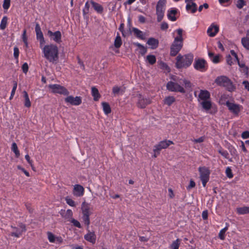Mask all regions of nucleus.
<instances>
[{"mask_svg":"<svg viewBox=\"0 0 249 249\" xmlns=\"http://www.w3.org/2000/svg\"><path fill=\"white\" fill-rule=\"evenodd\" d=\"M42 50L43 56L51 63H55L59 58V50L58 47L54 44L50 43L40 45Z\"/></svg>","mask_w":249,"mask_h":249,"instance_id":"1","label":"nucleus"},{"mask_svg":"<svg viewBox=\"0 0 249 249\" xmlns=\"http://www.w3.org/2000/svg\"><path fill=\"white\" fill-rule=\"evenodd\" d=\"M190 82L185 79H180L175 81H169L166 85L167 89L172 92H178L182 93L185 92V88L190 87Z\"/></svg>","mask_w":249,"mask_h":249,"instance_id":"2","label":"nucleus"},{"mask_svg":"<svg viewBox=\"0 0 249 249\" xmlns=\"http://www.w3.org/2000/svg\"><path fill=\"white\" fill-rule=\"evenodd\" d=\"M176 32L178 36L175 37L174 40L170 48V54L172 56H175L180 51L183 46V30L179 28L174 31Z\"/></svg>","mask_w":249,"mask_h":249,"instance_id":"3","label":"nucleus"},{"mask_svg":"<svg viewBox=\"0 0 249 249\" xmlns=\"http://www.w3.org/2000/svg\"><path fill=\"white\" fill-rule=\"evenodd\" d=\"M193 59V54H187L183 55L179 54L176 58V66L178 69L186 68L191 65Z\"/></svg>","mask_w":249,"mask_h":249,"instance_id":"4","label":"nucleus"},{"mask_svg":"<svg viewBox=\"0 0 249 249\" xmlns=\"http://www.w3.org/2000/svg\"><path fill=\"white\" fill-rule=\"evenodd\" d=\"M214 82L218 86L225 88L228 91L232 92L235 89V86L231 81L226 76H218Z\"/></svg>","mask_w":249,"mask_h":249,"instance_id":"5","label":"nucleus"},{"mask_svg":"<svg viewBox=\"0 0 249 249\" xmlns=\"http://www.w3.org/2000/svg\"><path fill=\"white\" fill-rule=\"evenodd\" d=\"M199 173V177L202 181V185L204 187L206 186L207 183L209 181L210 175L211 174L210 170L206 166H200L198 168Z\"/></svg>","mask_w":249,"mask_h":249,"instance_id":"6","label":"nucleus"},{"mask_svg":"<svg viewBox=\"0 0 249 249\" xmlns=\"http://www.w3.org/2000/svg\"><path fill=\"white\" fill-rule=\"evenodd\" d=\"M166 0H159L156 6V15L157 21L160 22L162 19L165 10Z\"/></svg>","mask_w":249,"mask_h":249,"instance_id":"7","label":"nucleus"},{"mask_svg":"<svg viewBox=\"0 0 249 249\" xmlns=\"http://www.w3.org/2000/svg\"><path fill=\"white\" fill-rule=\"evenodd\" d=\"M48 88L51 92L54 94H60L64 95H68L69 91L63 86L58 84H50Z\"/></svg>","mask_w":249,"mask_h":249,"instance_id":"8","label":"nucleus"},{"mask_svg":"<svg viewBox=\"0 0 249 249\" xmlns=\"http://www.w3.org/2000/svg\"><path fill=\"white\" fill-rule=\"evenodd\" d=\"M226 105L229 111L235 116H238L239 113L243 109V107L241 105L229 101L226 102Z\"/></svg>","mask_w":249,"mask_h":249,"instance_id":"9","label":"nucleus"},{"mask_svg":"<svg viewBox=\"0 0 249 249\" xmlns=\"http://www.w3.org/2000/svg\"><path fill=\"white\" fill-rule=\"evenodd\" d=\"M47 35L51 40L56 43H60L62 42V35L59 31L53 32L51 30H48Z\"/></svg>","mask_w":249,"mask_h":249,"instance_id":"10","label":"nucleus"},{"mask_svg":"<svg viewBox=\"0 0 249 249\" xmlns=\"http://www.w3.org/2000/svg\"><path fill=\"white\" fill-rule=\"evenodd\" d=\"M13 231L11 233L12 236H14L17 238L19 237L22 234L26 231V226L24 224H21L19 225V227H15L11 226Z\"/></svg>","mask_w":249,"mask_h":249,"instance_id":"11","label":"nucleus"},{"mask_svg":"<svg viewBox=\"0 0 249 249\" xmlns=\"http://www.w3.org/2000/svg\"><path fill=\"white\" fill-rule=\"evenodd\" d=\"M173 143V142L170 140L161 141L158 144L154 146L153 151L154 152H158V154H160V151L161 149H165Z\"/></svg>","mask_w":249,"mask_h":249,"instance_id":"12","label":"nucleus"},{"mask_svg":"<svg viewBox=\"0 0 249 249\" xmlns=\"http://www.w3.org/2000/svg\"><path fill=\"white\" fill-rule=\"evenodd\" d=\"M194 68L200 71H204L207 70V63L204 59H198L195 61L194 64Z\"/></svg>","mask_w":249,"mask_h":249,"instance_id":"13","label":"nucleus"},{"mask_svg":"<svg viewBox=\"0 0 249 249\" xmlns=\"http://www.w3.org/2000/svg\"><path fill=\"white\" fill-rule=\"evenodd\" d=\"M151 101L148 98H144L141 94L138 95L137 106L139 108H143L150 103Z\"/></svg>","mask_w":249,"mask_h":249,"instance_id":"14","label":"nucleus"},{"mask_svg":"<svg viewBox=\"0 0 249 249\" xmlns=\"http://www.w3.org/2000/svg\"><path fill=\"white\" fill-rule=\"evenodd\" d=\"M65 101L73 106H78L82 103L81 98L79 96H68L65 99Z\"/></svg>","mask_w":249,"mask_h":249,"instance_id":"15","label":"nucleus"},{"mask_svg":"<svg viewBox=\"0 0 249 249\" xmlns=\"http://www.w3.org/2000/svg\"><path fill=\"white\" fill-rule=\"evenodd\" d=\"M81 211L82 216L89 217L92 213L89 204L83 202L81 205Z\"/></svg>","mask_w":249,"mask_h":249,"instance_id":"16","label":"nucleus"},{"mask_svg":"<svg viewBox=\"0 0 249 249\" xmlns=\"http://www.w3.org/2000/svg\"><path fill=\"white\" fill-rule=\"evenodd\" d=\"M195 0H185L186 3V9L188 12L195 13L197 10V5L194 1Z\"/></svg>","mask_w":249,"mask_h":249,"instance_id":"17","label":"nucleus"},{"mask_svg":"<svg viewBox=\"0 0 249 249\" xmlns=\"http://www.w3.org/2000/svg\"><path fill=\"white\" fill-rule=\"evenodd\" d=\"M47 237L50 242L52 243L61 244L63 239L61 236H56L51 232H47Z\"/></svg>","mask_w":249,"mask_h":249,"instance_id":"18","label":"nucleus"},{"mask_svg":"<svg viewBox=\"0 0 249 249\" xmlns=\"http://www.w3.org/2000/svg\"><path fill=\"white\" fill-rule=\"evenodd\" d=\"M35 31L36 35V38L39 41V45L41 46L44 45L45 43L44 38L39 25L38 23L36 24Z\"/></svg>","mask_w":249,"mask_h":249,"instance_id":"19","label":"nucleus"},{"mask_svg":"<svg viewBox=\"0 0 249 249\" xmlns=\"http://www.w3.org/2000/svg\"><path fill=\"white\" fill-rule=\"evenodd\" d=\"M219 32V26L214 23H212L208 28L207 34L210 37H213Z\"/></svg>","mask_w":249,"mask_h":249,"instance_id":"20","label":"nucleus"},{"mask_svg":"<svg viewBox=\"0 0 249 249\" xmlns=\"http://www.w3.org/2000/svg\"><path fill=\"white\" fill-rule=\"evenodd\" d=\"M231 55H228L226 57L227 63L230 65H231L233 64L234 62L237 61L239 62L238 57L236 53L233 50L231 51Z\"/></svg>","mask_w":249,"mask_h":249,"instance_id":"21","label":"nucleus"},{"mask_svg":"<svg viewBox=\"0 0 249 249\" xmlns=\"http://www.w3.org/2000/svg\"><path fill=\"white\" fill-rule=\"evenodd\" d=\"M84 188L81 185L76 184L73 187V194L74 196L79 197L83 196Z\"/></svg>","mask_w":249,"mask_h":249,"instance_id":"22","label":"nucleus"},{"mask_svg":"<svg viewBox=\"0 0 249 249\" xmlns=\"http://www.w3.org/2000/svg\"><path fill=\"white\" fill-rule=\"evenodd\" d=\"M88 231V233L84 235V238L87 241H89L92 244H94L96 242V235L94 231H90L87 229Z\"/></svg>","mask_w":249,"mask_h":249,"instance_id":"23","label":"nucleus"},{"mask_svg":"<svg viewBox=\"0 0 249 249\" xmlns=\"http://www.w3.org/2000/svg\"><path fill=\"white\" fill-rule=\"evenodd\" d=\"M210 94L209 92L206 90H201L198 95V100L200 102L202 101H205L210 99Z\"/></svg>","mask_w":249,"mask_h":249,"instance_id":"24","label":"nucleus"},{"mask_svg":"<svg viewBox=\"0 0 249 249\" xmlns=\"http://www.w3.org/2000/svg\"><path fill=\"white\" fill-rule=\"evenodd\" d=\"M159 40L153 37L149 38L147 41V44L152 49H156L159 46Z\"/></svg>","mask_w":249,"mask_h":249,"instance_id":"25","label":"nucleus"},{"mask_svg":"<svg viewBox=\"0 0 249 249\" xmlns=\"http://www.w3.org/2000/svg\"><path fill=\"white\" fill-rule=\"evenodd\" d=\"M177 13V10L175 8H171L167 11V16L168 18L172 21H174L176 20L177 18L175 16Z\"/></svg>","mask_w":249,"mask_h":249,"instance_id":"26","label":"nucleus"},{"mask_svg":"<svg viewBox=\"0 0 249 249\" xmlns=\"http://www.w3.org/2000/svg\"><path fill=\"white\" fill-rule=\"evenodd\" d=\"M132 31L135 34V35L139 38L141 39L142 40H144L145 39V36L144 34L139 29L136 28H133Z\"/></svg>","mask_w":249,"mask_h":249,"instance_id":"27","label":"nucleus"},{"mask_svg":"<svg viewBox=\"0 0 249 249\" xmlns=\"http://www.w3.org/2000/svg\"><path fill=\"white\" fill-rule=\"evenodd\" d=\"M90 3L94 9L98 13L101 14L103 12L104 9L103 6L101 4L96 2H94L92 0L90 1Z\"/></svg>","mask_w":249,"mask_h":249,"instance_id":"28","label":"nucleus"},{"mask_svg":"<svg viewBox=\"0 0 249 249\" xmlns=\"http://www.w3.org/2000/svg\"><path fill=\"white\" fill-rule=\"evenodd\" d=\"M125 91V88L114 86L112 89V92L115 95L123 94Z\"/></svg>","mask_w":249,"mask_h":249,"instance_id":"29","label":"nucleus"},{"mask_svg":"<svg viewBox=\"0 0 249 249\" xmlns=\"http://www.w3.org/2000/svg\"><path fill=\"white\" fill-rule=\"evenodd\" d=\"M236 212L239 214H245L249 213V206H244L237 208Z\"/></svg>","mask_w":249,"mask_h":249,"instance_id":"30","label":"nucleus"},{"mask_svg":"<svg viewBox=\"0 0 249 249\" xmlns=\"http://www.w3.org/2000/svg\"><path fill=\"white\" fill-rule=\"evenodd\" d=\"M202 107L206 110H209L212 107V103L210 100L202 101L199 102Z\"/></svg>","mask_w":249,"mask_h":249,"instance_id":"31","label":"nucleus"},{"mask_svg":"<svg viewBox=\"0 0 249 249\" xmlns=\"http://www.w3.org/2000/svg\"><path fill=\"white\" fill-rule=\"evenodd\" d=\"M134 45L138 48L139 53L142 55H144L146 53L147 51L146 47L138 42L134 43Z\"/></svg>","mask_w":249,"mask_h":249,"instance_id":"32","label":"nucleus"},{"mask_svg":"<svg viewBox=\"0 0 249 249\" xmlns=\"http://www.w3.org/2000/svg\"><path fill=\"white\" fill-rule=\"evenodd\" d=\"M91 94L95 101H98L100 97L98 90L95 87L91 88Z\"/></svg>","mask_w":249,"mask_h":249,"instance_id":"33","label":"nucleus"},{"mask_svg":"<svg viewBox=\"0 0 249 249\" xmlns=\"http://www.w3.org/2000/svg\"><path fill=\"white\" fill-rule=\"evenodd\" d=\"M22 93L25 99L24 106L27 107H30L31 106V103L27 92L26 91H23Z\"/></svg>","mask_w":249,"mask_h":249,"instance_id":"34","label":"nucleus"},{"mask_svg":"<svg viewBox=\"0 0 249 249\" xmlns=\"http://www.w3.org/2000/svg\"><path fill=\"white\" fill-rule=\"evenodd\" d=\"M181 242V240L178 238L176 240L173 241L170 245V249H178Z\"/></svg>","mask_w":249,"mask_h":249,"instance_id":"35","label":"nucleus"},{"mask_svg":"<svg viewBox=\"0 0 249 249\" xmlns=\"http://www.w3.org/2000/svg\"><path fill=\"white\" fill-rule=\"evenodd\" d=\"M229 225V224L226 223V226L224 228L221 230L220 231H219V233L218 234V237L222 240H224L225 238V234L226 231L228 229Z\"/></svg>","mask_w":249,"mask_h":249,"instance_id":"36","label":"nucleus"},{"mask_svg":"<svg viewBox=\"0 0 249 249\" xmlns=\"http://www.w3.org/2000/svg\"><path fill=\"white\" fill-rule=\"evenodd\" d=\"M103 109L106 114H108L111 112V108L109 105L106 102L102 103Z\"/></svg>","mask_w":249,"mask_h":249,"instance_id":"37","label":"nucleus"},{"mask_svg":"<svg viewBox=\"0 0 249 249\" xmlns=\"http://www.w3.org/2000/svg\"><path fill=\"white\" fill-rule=\"evenodd\" d=\"M175 101V98L173 96L166 97L164 100V104L170 106Z\"/></svg>","mask_w":249,"mask_h":249,"instance_id":"38","label":"nucleus"},{"mask_svg":"<svg viewBox=\"0 0 249 249\" xmlns=\"http://www.w3.org/2000/svg\"><path fill=\"white\" fill-rule=\"evenodd\" d=\"M11 149L15 154L16 157L17 158H18L20 156V153L18 149L17 145L15 142H13L12 143V146H11Z\"/></svg>","mask_w":249,"mask_h":249,"instance_id":"39","label":"nucleus"},{"mask_svg":"<svg viewBox=\"0 0 249 249\" xmlns=\"http://www.w3.org/2000/svg\"><path fill=\"white\" fill-rule=\"evenodd\" d=\"M122 39L119 34L116 36L114 41V46L116 48H118L122 45Z\"/></svg>","mask_w":249,"mask_h":249,"instance_id":"40","label":"nucleus"},{"mask_svg":"<svg viewBox=\"0 0 249 249\" xmlns=\"http://www.w3.org/2000/svg\"><path fill=\"white\" fill-rule=\"evenodd\" d=\"M217 151H218V153L219 154H220L225 159H229V154L226 150H224L221 147H220L218 149Z\"/></svg>","mask_w":249,"mask_h":249,"instance_id":"41","label":"nucleus"},{"mask_svg":"<svg viewBox=\"0 0 249 249\" xmlns=\"http://www.w3.org/2000/svg\"><path fill=\"white\" fill-rule=\"evenodd\" d=\"M7 20L8 18L7 17L4 16L2 18L0 24V28L1 30L5 29L7 23Z\"/></svg>","mask_w":249,"mask_h":249,"instance_id":"42","label":"nucleus"},{"mask_svg":"<svg viewBox=\"0 0 249 249\" xmlns=\"http://www.w3.org/2000/svg\"><path fill=\"white\" fill-rule=\"evenodd\" d=\"M241 43L246 49L249 50V37L242 38Z\"/></svg>","mask_w":249,"mask_h":249,"instance_id":"43","label":"nucleus"},{"mask_svg":"<svg viewBox=\"0 0 249 249\" xmlns=\"http://www.w3.org/2000/svg\"><path fill=\"white\" fill-rule=\"evenodd\" d=\"M146 61L148 62L151 65H153L156 63V58L154 55H148L146 56Z\"/></svg>","mask_w":249,"mask_h":249,"instance_id":"44","label":"nucleus"},{"mask_svg":"<svg viewBox=\"0 0 249 249\" xmlns=\"http://www.w3.org/2000/svg\"><path fill=\"white\" fill-rule=\"evenodd\" d=\"M83 222L87 226V229L89 228V226L90 224V218L89 216H83L82 217Z\"/></svg>","mask_w":249,"mask_h":249,"instance_id":"45","label":"nucleus"},{"mask_svg":"<svg viewBox=\"0 0 249 249\" xmlns=\"http://www.w3.org/2000/svg\"><path fill=\"white\" fill-rule=\"evenodd\" d=\"M225 172L226 176L228 178H233V176L232 173V171L230 167H228L226 169Z\"/></svg>","mask_w":249,"mask_h":249,"instance_id":"46","label":"nucleus"},{"mask_svg":"<svg viewBox=\"0 0 249 249\" xmlns=\"http://www.w3.org/2000/svg\"><path fill=\"white\" fill-rule=\"evenodd\" d=\"M67 203L71 207H75L76 206L75 202L71 198L69 197H66L65 198Z\"/></svg>","mask_w":249,"mask_h":249,"instance_id":"47","label":"nucleus"},{"mask_svg":"<svg viewBox=\"0 0 249 249\" xmlns=\"http://www.w3.org/2000/svg\"><path fill=\"white\" fill-rule=\"evenodd\" d=\"M2 6L4 10H8L10 6V0H4Z\"/></svg>","mask_w":249,"mask_h":249,"instance_id":"48","label":"nucleus"},{"mask_svg":"<svg viewBox=\"0 0 249 249\" xmlns=\"http://www.w3.org/2000/svg\"><path fill=\"white\" fill-rule=\"evenodd\" d=\"M71 222L76 227H77L78 228H81V224L78 220H77L75 219L72 218L71 220Z\"/></svg>","mask_w":249,"mask_h":249,"instance_id":"49","label":"nucleus"},{"mask_svg":"<svg viewBox=\"0 0 249 249\" xmlns=\"http://www.w3.org/2000/svg\"><path fill=\"white\" fill-rule=\"evenodd\" d=\"M89 4L87 1L86 2L84 8L83 10V13L84 15H86L89 13Z\"/></svg>","mask_w":249,"mask_h":249,"instance_id":"50","label":"nucleus"},{"mask_svg":"<svg viewBox=\"0 0 249 249\" xmlns=\"http://www.w3.org/2000/svg\"><path fill=\"white\" fill-rule=\"evenodd\" d=\"M17 88V83L16 82L14 81V86H13V89H12L11 93V96L10 97V99H11L13 97L14 95H15Z\"/></svg>","mask_w":249,"mask_h":249,"instance_id":"51","label":"nucleus"},{"mask_svg":"<svg viewBox=\"0 0 249 249\" xmlns=\"http://www.w3.org/2000/svg\"><path fill=\"white\" fill-rule=\"evenodd\" d=\"M245 5V2L244 0H238L237 1L236 6L239 9H241Z\"/></svg>","mask_w":249,"mask_h":249,"instance_id":"52","label":"nucleus"},{"mask_svg":"<svg viewBox=\"0 0 249 249\" xmlns=\"http://www.w3.org/2000/svg\"><path fill=\"white\" fill-rule=\"evenodd\" d=\"M25 158L26 160L27 161V162H28V163L31 165L32 168L33 169H34V165L33 164V161H32V160H31L30 159V156L28 154L26 155L25 156Z\"/></svg>","mask_w":249,"mask_h":249,"instance_id":"53","label":"nucleus"},{"mask_svg":"<svg viewBox=\"0 0 249 249\" xmlns=\"http://www.w3.org/2000/svg\"><path fill=\"white\" fill-rule=\"evenodd\" d=\"M72 215H73V213H72V211L70 209L67 210L66 211V218L72 219Z\"/></svg>","mask_w":249,"mask_h":249,"instance_id":"54","label":"nucleus"},{"mask_svg":"<svg viewBox=\"0 0 249 249\" xmlns=\"http://www.w3.org/2000/svg\"><path fill=\"white\" fill-rule=\"evenodd\" d=\"M195 186H196V183H195V181L191 179L190 181L189 185L187 186V189L188 190H190L191 189L195 187Z\"/></svg>","mask_w":249,"mask_h":249,"instance_id":"55","label":"nucleus"},{"mask_svg":"<svg viewBox=\"0 0 249 249\" xmlns=\"http://www.w3.org/2000/svg\"><path fill=\"white\" fill-rule=\"evenodd\" d=\"M22 69L24 73H26L28 71V65L27 63H24L23 64Z\"/></svg>","mask_w":249,"mask_h":249,"instance_id":"56","label":"nucleus"},{"mask_svg":"<svg viewBox=\"0 0 249 249\" xmlns=\"http://www.w3.org/2000/svg\"><path fill=\"white\" fill-rule=\"evenodd\" d=\"M19 55V50L17 47L14 48V56L16 58H18Z\"/></svg>","mask_w":249,"mask_h":249,"instance_id":"57","label":"nucleus"},{"mask_svg":"<svg viewBox=\"0 0 249 249\" xmlns=\"http://www.w3.org/2000/svg\"><path fill=\"white\" fill-rule=\"evenodd\" d=\"M168 28V24L165 22H163L161 24L160 28L161 30H165Z\"/></svg>","mask_w":249,"mask_h":249,"instance_id":"58","label":"nucleus"},{"mask_svg":"<svg viewBox=\"0 0 249 249\" xmlns=\"http://www.w3.org/2000/svg\"><path fill=\"white\" fill-rule=\"evenodd\" d=\"M203 8H204L205 9H208L209 8V5L206 3L203 4V5H200L198 7L199 12H201Z\"/></svg>","mask_w":249,"mask_h":249,"instance_id":"59","label":"nucleus"},{"mask_svg":"<svg viewBox=\"0 0 249 249\" xmlns=\"http://www.w3.org/2000/svg\"><path fill=\"white\" fill-rule=\"evenodd\" d=\"M211 60L214 63H217L219 61V56L216 55L214 56L211 58Z\"/></svg>","mask_w":249,"mask_h":249,"instance_id":"60","label":"nucleus"},{"mask_svg":"<svg viewBox=\"0 0 249 249\" xmlns=\"http://www.w3.org/2000/svg\"><path fill=\"white\" fill-rule=\"evenodd\" d=\"M204 141V138L203 137H201L198 139H194L193 140V142L195 143H201Z\"/></svg>","mask_w":249,"mask_h":249,"instance_id":"61","label":"nucleus"},{"mask_svg":"<svg viewBox=\"0 0 249 249\" xmlns=\"http://www.w3.org/2000/svg\"><path fill=\"white\" fill-rule=\"evenodd\" d=\"M242 137L243 139L249 138V131H244L242 134Z\"/></svg>","mask_w":249,"mask_h":249,"instance_id":"62","label":"nucleus"},{"mask_svg":"<svg viewBox=\"0 0 249 249\" xmlns=\"http://www.w3.org/2000/svg\"><path fill=\"white\" fill-rule=\"evenodd\" d=\"M243 84L244 85L245 88L249 91V82L248 81H244Z\"/></svg>","mask_w":249,"mask_h":249,"instance_id":"63","label":"nucleus"},{"mask_svg":"<svg viewBox=\"0 0 249 249\" xmlns=\"http://www.w3.org/2000/svg\"><path fill=\"white\" fill-rule=\"evenodd\" d=\"M168 192L169 197L173 198L175 196L173 190L171 188L168 189Z\"/></svg>","mask_w":249,"mask_h":249,"instance_id":"64","label":"nucleus"}]
</instances>
